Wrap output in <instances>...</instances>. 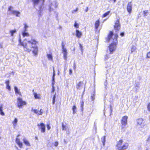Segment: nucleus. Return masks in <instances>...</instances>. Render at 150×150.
Listing matches in <instances>:
<instances>
[{"instance_id": "1", "label": "nucleus", "mask_w": 150, "mask_h": 150, "mask_svg": "<svg viewBox=\"0 0 150 150\" xmlns=\"http://www.w3.org/2000/svg\"><path fill=\"white\" fill-rule=\"evenodd\" d=\"M19 44L23 47L24 50L26 52H30L32 51L35 55H37L38 49L36 45L37 42L34 39H31V40H27V42L24 41L23 42H21L20 36L19 40Z\"/></svg>"}, {"instance_id": "2", "label": "nucleus", "mask_w": 150, "mask_h": 150, "mask_svg": "<svg viewBox=\"0 0 150 150\" xmlns=\"http://www.w3.org/2000/svg\"><path fill=\"white\" fill-rule=\"evenodd\" d=\"M118 35L117 34H113V33L110 32L108 36V41H112V43L109 47L110 53L112 54L116 48V44L117 43V39Z\"/></svg>"}, {"instance_id": "3", "label": "nucleus", "mask_w": 150, "mask_h": 150, "mask_svg": "<svg viewBox=\"0 0 150 150\" xmlns=\"http://www.w3.org/2000/svg\"><path fill=\"white\" fill-rule=\"evenodd\" d=\"M26 105L25 102L23 101L21 98L18 97L17 98V105L18 108H22L23 105Z\"/></svg>"}, {"instance_id": "4", "label": "nucleus", "mask_w": 150, "mask_h": 150, "mask_svg": "<svg viewBox=\"0 0 150 150\" xmlns=\"http://www.w3.org/2000/svg\"><path fill=\"white\" fill-rule=\"evenodd\" d=\"M57 6L58 4L56 1H54L52 2L49 6V11L51 12L53 11L54 8H57Z\"/></svg>"}, {"instance_id": "5", "label": "nucleus", "mask_w": 150, "mask_h": 150, "mask_svg": "<svg viewBox=\"0 0 150 150\" xmlns=\"http://www.w3.org/2000/svg\"><path fill=\"white\" fill-rule=\"evenodd\" d=\"M38 126L39 129H41V132L42 133H44L45 132V126L43 123H41L38 124Z\"/></svg>"}, {"instance_id": "6", "label": "nucleus", "mask_w": 150, "mask_h": 150, "mask_svg": "<svg viewBox=\"0 0 150 150\" xmlns=\"http://www.w3.org/2000/svg\"><path fill=\"white\" fill-rule=\"evenodd\" d=\"M11 7H10L8 8V11H10V13L12 14L13 15H16V16L19 17L20 15V13L19 12L13 10H11Z\"/></svg>"}, {"instance_id": "7", "label": "nucleus", "mask_w": 150, "mask_h": 150, "mask_svg": "<svg viewBox=\"0 0 150 150\" xmlns=\"http://www.w3.org/2000/svg\"><path fill=\"white\" fill-rule=\"evenodd\" d=\"M120 25L119 20L116 21L115 23L114 29L116 31H119L120 28Z\"/></svg>"}, {"instance_id": "8", "label": "nucleus", "mask_w": 150, "mask_h": 150, "mask_svg": "<svg viewBox=\"0 0 150 150\" xmlns=\"http://www.w3.org/2000/svg\"><path fill=\"white\" fill-rule=\"evenodd\" d=\"M128 117L125 116L123 117L121 120V123L122 125L125 126L127 124V119Z\"/></svg>"}, {"instance_id": "9", "label": "nucleus", "mask_w": 150, "mask_h": 150, "mask_svg": "<svg viewBox=\"0 0 150 150\" xmlns=\"http://www.w3.org/2000/svg\"><path fill=\"white\" fill-rule=\"evenodd\" d=\"M44 0H32L33 2L34 5H36L38 4L42 5L43 4Z\"/></svg>"}, {"instance_id": "10", "label": "nucleus", "mask_w": 150, "mask_h": 150, "mask_svg": "<svg viewBox=\"0 0 150 150\" xmlns=\"http://www.w3.org/2000/svg\"><path fill=\"white\" fill-rule=\"evenodd\" d=\"M42 109H41L39 111L36 109H34L33 108H32L31 111H33L34 112L37 114L38 115H42L43 113L41 111Z\"/></svg>"}, {"instance_id": "11", "label": "nucleus", "mask_w": 150, "mask_h": 150, "mask_svg": "<svg viewBox=\"0 0 150 150\" xmlns=\"http://www.w3.org/2000/svg\"><path fill=\"white\" fill-rule=\"evenodd\" d=\"M132 6L131 2H129L127 6V10L129 13H131L132 10Z\"/></svg>"}, {"instance_id": "12", "label": "nucleus", "mask_w": 150, "mask_h": 150, "mask_svg": "<svg viewBox=\"0 0 150 150\" xmlns=\"http://www.w3.org/2000/svg\"><path fill=\"white\" fill-rule=\"evenodd\" d=\"M14 89L15 93L16 96L19 95L20 96H21V92L20 91V90L18 89V88L16 86H14Z\"/></svg>"}, {"instance_id": "13", "label": "nucleus", "mask_w": 150, "mask_h": 150, "mask_svg": "<svg viewBox=\"0 0 150 150\" xmlns=\"http://www.w3.org/2000/svg\"><path fill=\"white\" fill-rule=\"evenodd\" d=\"M62 51L63 55L64 58L66 60L67 59V50L66 49L62 50Z\"/></svg>"}, {"instance_id": "14", "label": "nucleus", "mask_w": 150, "mask_h": 150, "mask_svg": "<svg viewBox=\"0 0 150 150\" xmlns=\"http://www.w3.org/2000/svg\"><path fill=\"white\" fill-rule=\"evenodd\" d=\"M123 142V140L122 139L120 140L118 142L116 145L117 149L119 150L122 146V143Z\"/></svg>"}, {"instance_id": "15", "label": "nucleus", "mask_w": 150, "mask_h": 150, "mask_svg": "<svg viewBox=\"0 0 150 150\" xmlns=\"http://www.w3.org/2000/svg\"><path fill=\"white\" fill-rule=\"evenodd\" d=\"M129 145L127 143H125L122 146L119 150H125L127 149Z\"/></svg>"}, {"instance_id": "16", "label": "nucleus", "mask_w": 150, "mask_h": 150, "mask_svg": "<svg viewBox=\"0 0 150 150\" xmlns=\"http://www.w3.org/2000/svg\"><path fill=\"white\" fill-rule=\"evenodd\" d=\"M16 143L18 145L19 147L21 148H22L23 146V144L22 142H21L20 139L18 138H16Z\"/></svg>"}, {"instance_id": "17", "label": "nucleus", "mask_w": 150, "mask_h": 150, "mask_svg": "<svg viewBox=\"0 0 150 150\" xmlns=\"http://www.w3.org/2000/svg\"><path fill=\"white\" fill-rule=\"evenodd\" d=\"M55 75V71L54 69V67H53V75L52 76V86H54V85L55 83L54 81V76Z\"/></svg>"}, {"instance_id": "18", "label": "nucleus", "mask_w": 150, "mask_h": 150, "mask_svg": "<svg viewBox=\"0 0 150 150\" xmlns=\"http://www.w3.org/2000/svg\"><path fill=\"white\" fill-rule=\"evenodd\" d=\"M23 140L24 143L27 146H30L29 142L25 138L23 139Z\"/></svg>"}, {"instance_id": "19", "label": "nucleus", "mask_w": 150, "mask_h": 150, "mask_svg": "<svg viewBox=\"0 0 150 150\" xmlns=\"http://www.w3.org/2000/svg\"><path fill=\"white\" fill-rule=\"evenodd\" d=\"M83 84V82L80 81L76 85V88L77 89H80V87L82 86Z\"/></svg>"}, {"instance_id": "20", "label": "nucleus", "mask_w": 150, "mask_h": 150, "mask_svg": "<svg viewBox=\"0 0 150 150\" xmlns=\"http://www.w3.org/2000/svg\"><path fill=\"white\" fill-rule=\"evenodd\" d=\"M81 33L79 30H76V36L78 38H80L82 35Z\"/></svg>"}, {"instance_id": "21", "label": "nucleus", "mask_w": 150, "mask_h": 150, "mask_svg": "<svg viewBox=\"0 0 150 150\" xmlns=\"http://www.w3.org/2000/svg\"><path fill=\"white\" fill-rule=\"evenodd\" d=\"M3 105L0 104V114L2 116L4 115V113L3 111Z\"/></svg>"}, {"instance_id": "22", "label": "nucleus", "mask_w": 150, "mask_h": 150, "mask_svg": "<svg viewBox=\"0 0 150 150\" xmlns=\"http://www.w3.org/2000/svg\"><path fill=\"white\" fill-rule=\"evenodd\" d=\"M5 83L6 84V88L9 91H10L11 90V87L9 85V80H8L6 81L5 82Z\"/></svg>"}, {"instance_id": "23", "label": "nucleus", "mask_w": 150, "mask_h": 150, "mask_svg": "<svg viewBox=\"0 0 150 150\" xmlns=\"http://www.w3.org/2000/svg\"><path fill=\"white\" fill-rule=\"evenodd\" d=\"M18 122V119L17 118H15L13 121L12 122L14 128H15L17 123Z\"/></svg>"}, {"instance_id": "24", "label": "nucleus", "mask_w": 150, "mask_h": 150, "mask_svg": "<svg viewBox=\"0 0 150 150\" xmlns=\"http://www.w3.org/2000/svg\"><path fill=\"white\" fill-rule=\"evenodd\" d=\"M100 21L98 20L96 21L95 23V28L96 29H97L99 25Z\"/></svg>"}, {"instance_id": "25", "label": "nucleus", "mask_w": 150, "mask_h": 150, "mask_svg": "<svg viewBox=\"0 0 150 150\" xmlns=\"http://www.w3.org/2000/svg\"><path fill=\"white\" fill-rule=\"evenodd\" d=\"M26 31H25V30H24V32H23L22 33L23 36V37L25 36L28 37L29 35V34L28 33L26 32Z\"/></svg>"}, {"instance_id": "26", "label": "nucleus", "mask_w": 150, "mask_h": 150, "mask_svg": "<svg viewBox=\"0 0 150 150\" xmlns=\"http://www.w3.org/2000/svg\"><path fill=\"white\" fill-rule=\"evenodd\" d=\"M143 120L142 118H140L137 120V122L138 125H141L143 122Z\"/></svg>"}, {"instance_id": "27", "label": "nucleus", "mask_w": 150, "mask_h": 150, "mask_svg": "<svg viewBox=\"0 0 150 150\" xmlns=\"http://www.w3.org/2000/svg\"><path fill=\"white\" fill-rule=\"evenodd\" d=\"M34 97L35 99H39L40 98V94H38L37 93H34Z\"/></svg>"}, {"instance_id": "28", "label": "nucleus", "mask_w": 150, "mask_h": 150, "mask_svg": "<svg viewBox=\"0 0 150 150\" xmlns=\"http://www.w3.org/2000/svg\"><path fill=\"white\" fill-rule=\"evenodd\" d=\"M136 49V47L134 45H132L131 48V53H132Z\"/></svg>"}, {"instance_id": "29", "label": "nucleus", "mask_w": 150, "mask_h": 150, "mask_svg": "<svg viewBox=\"0 0 150 150\" xmlns=\"http://www.w3.org/2000/svg\"><path fill=\"white\" fill-rule=\"evenodd\" d=\"M102 142L103 143V146H105V136H104L101 138Z\"/></svg>"}, {"instance_id": "30", "label": "nucleus", "mask_w": 150, "mask_h": 150, "mask_svg": "<svg viewBox=\"0 0 150 150\" xmlns=\"http://www.w3.org/2000/svg\"><path fill=\"white\" fill-rule=\"evenodd\" d=\"M110 13V11H109L105 13L104 14H103L102 16L103 18L107 16Z\"/></svg>"}, {"instance_id": "31", "label": "nucleus", "mask_w": 150, "mask_h": 150, "mask_svg": "<svg viewBox=\"0 0 150 150\" xmlns=\"http://www.w3.org/2000/svg\"><path fill=\"white\" fill-rule=\"evenodd\" d=\"M47 57L49 59H50L52 61L53 60L52 57V55L50 54H47Z\"/></svg>"}, {"instance_id": "32", "label": "nucleus", "mask_w": 150, "mask_h": 150, "mask_svg": "<svg viewBox=\"0 0 150 150\" xmlns=\"http://www.w3.org/2000/svg\"><path fill=\"white\" fill-rule=\"evenodd\" d=\"M72 110L73 111V114H75L76 112V108L75 105H74L72 107Z\"/></svg>"}, {"instance_id": "33", "label": "nucleus", "mask_w": 150, "mask_h": 150, "mask_svg": "<svg viewBox=\"0 0 150 150\" xmlns=\"http://www.w3.org/2000/svg\"><path fill=\"white\" fill-rule=\"evenodd\" d=\"M148 10H145L143 11V15L144 16H146L148 13Z\"/></svg>"}, {"instance_id": "34", "label": "nucleus", "mask_w": 150, "mask_h": 150, "mask_svg": "<svg viewBox=\"0 0 150 150\" xmlns=\"http://www.w3.org/2000/svg\"><path fill=\"white\" fill-rule=\"evenodd\" d=\"M16 32V30L15 29L14 30H11L10 31V33L11 34V35L13 36V34Z\"/></svg>"}, {"instance_id": "35", "label": "nucleus", "mask_w": 150, "mask_h": 150, "mask_svg": "<svg viewBox=\"0 0 150 150\" xmlns=\"http://www.w3.org/2000/svg\"><path fill=\"white\" fill-rule=\"evenodd\" d=\"M55 98H56V93H55L53 97V98L52 100V104H54L55 102Z\"/></svg>"}, {"instance_id": "36", "label": "nucleus", "mask_w": 150, "mask_h": 150, "mask_svg": "<svg viewBox=\"0 0 150 150\" xmlns=\"http://www.w3.org/2000/svg\"><path fill=\"white\" fill-rule=\"evenodd\" d=\"M24 25V30H25V31H27V29L28 28V26L26 23H25Z\"/></svg>"}, {"instance_id": "37", "label": "nucleus", "mask_w": 150, "mask_h": 150, "mask_svg": "<svg viewBox=\"0 0 150 150\" xmlns=\"http://www.w3.org/2000/svg\"><path fill=\"white\" fill-rule=\"evenodd\" d=\"M74 26L76 28H78L79 27V24L76 23V21L75 22L74 24Z\"/></svg>"}, {"instance_id": "38", "label": "nucleus", "mask_w": 150, "mask_h": 150, "mask_svg": "<svg viewBox=\"0 0 150 150\" xmlns=\"http://www.w3.org/2000/svg\"><path fill=\"white\" fill-rule=\"evenodd\" d=\"M64 43L62 42V50H64V49H66L64 47Z\"/></svg>"}, {"instance_id": "39", "label": "nucleus", "mask_w": 150, "mask_h": 150, "mask_svg": "<svg viewBox=\"0 0 150 150\" xmlns=\"http://www.w3.org/2000/svg\"><path fill=\"white\" fill-rule=\"evenodd\" d=\"M146 58H150V52H149L147 54Z\"/></svg>"}, {"instance_id": "40", "label": "nucleus", "mask_w": 150, "mask_h": 150, "mask_svg": "<svg viewBox=\"0 0 150 150\" xmlns=\"http://www.w3.org/2000/svg\"><path fill=\"white\" fill-rule=\"evenodd\" d=\"M95 99V97H94V95L93 94V95L91 96V100L93 101Z\"/></svg>"}, {"instance_id": "41", "label": "nucleus", "mask_w": 150, "mask_h": 150, "mask_svg": "<svg viewBox=\"0 0 150 150\" xmlns=\"http://www.w3.org/2000/svg\"><path fill=\"white\" fill-rule=\"evenodd\" d=\"M62 130H65L66 129V128H65V126L64 125L63 123L62 124Z\"/></svg>"}, {"instance_id": "42", "label": "nucleus", "mask_w": 150, "mask_h": 150, "mask_svg": "<svg viewBox=\"0 0 150 150\" xmlns=\"http://www.w3.org/2000/svg\"><path fill=\"white\" fill-rule=\"evenodd\" d=\"M78 8H76V9L72 11V13H74L75 12H76L78 11Z\"/></svg>"}, {"instance_id": "43", "label": "nucleus", "mask_w": 150, "mask_h": 150, "mask_svg": "<svg viewBox=\"0 0 150 150\" xmlns=\"http://www.w3.org/2000/svg\"><path fill=\"white\" fill-rule=\"evenodd\" d=\"M147 109L148 111L150 112V103H149L147 106Z\"/></svg>"}, {"instance_id": "44", "label": "nucleus", "mask_w": 150, "mask_h": 150, "mask_svg": "<svg viewBox=\"0 0 150 150\" xmlns=\"http://www.w3.org/2000/svg\"><path fill=\"white\" fill-rule=\"evenodd\" d=\"M109 55L107 54H106L105 56V59L106 60H107L109 58Z\"/></svg>"}, {"instance_id": "45", "label": "nucleus", "mask_w": 150, "mask_h": 150, "mask_svg": "<svg viewBox=\"0 0 150 150\" xmlns=\"http://www.w3.org/2000/svg\"><path fill=\"white\" fill-rule=\"evenodd\" d=\"M139 84H137L135 85L136 88L137 89H138L139 88Z\"/></svg>"}, {"instance_id": "46", "label": "nucleus", "mask_w": 150, "mask_h": 150, "mask_svg": "<svg viewBox=\"0 0 150 150\" xmlns=\"http://www.w3.org/2000/svg\"><path fill=\"white\" fill-rule=\"evenodd\" d=\"M47 128L48 130H49L50 129L51 127L49 124H47Z\"/></svg>"}, {"instance_id": "47", "label": "nucleus", "mask_w": 150, "mask_h": 150, "mask_svg": "<svg viewBox=\"0 0 150 150\" xmlns=\"http://www.w3.org/2000/svg\"><path fill=\"white\" fill-rule=\"evenodd\" d=\"M81 107L83 108V101L81 102Z\"/></svg>"}, {"instance_id": "48", "label": "nucleus", "mask_w": 150, "mask_h": 150, "mask_svg": "<svg viewBox=\"0 0 150 150\" xmlns=\"http://www.w3.org/2000/svg\"><path fill=\"white\" fill-rule=\"evenodd\" d=\"M72 71L71 69H70L69 70V74L71 75L72 74Z\"/></svg>"}, {"instance_id": "49", "label": "nucleus", "mask_w": 150, "mask_h": 150, "mask_svg": "<svg viewBox=\"0 0 150 150\" xmlns=\"http://www.w3.org/2000/svg\"><path fill=\"white\" fill-rule=\"evenodd\" d=\"M58 142H55L54 143V146H58Z\"/></svg>"}, {"instance_id": "50", "label": "nucleus", "mask_w": 150, "mask_h": 150, "mask_svg": "<svg viewBox=\"0 0 150 150\" xmlns=\"http://www.w3.org/2000/svg\"><path fill=\"white\" fill-rule=\"evenodd\" d=\"M52 92H54L55 91V88L54 86H52Z\"/></svg>"}, {"instance_id": "51", "label": "nucleus", "mask_w": 150, "mask_h": 150, "mask_svg": "<svg viewBox=\"0 0 150 150\" xmlns=\"http://www.w3.org/2000/svg\"><path fill=\"white\" fill-rule=\"evenodd\" d=\"M88 7H87L86 8V9L85 10V12H87L88 11Z\"/></svg>"}, {"instance_id": "52", "label": "nucleus", "mask_w": 150, "mask_h": 150, "mask_svg": "<svg viewBox=\"0 0 150 150\" xmlns=\"http://www.w3.org/2000/svg\"><path fill=\"white\" fill-rule=\"evenodd\" d=\"M76 64L75 63H74V69H76Z\"/></svg>"}, {"instance_id": "53", "label": "nucleus", "mask_w": 150, "mask_h": 150, "mask_svg": "<svg viewBox=\"0 0 150 150\" xmlns=\"http://www.w3.org/2000/svg\"><path fill=\"white\" fill-rule=\"evenodd\" d=\"M124 33H120V35L122 36H123L124 35Z\"/></svg>"}, {"instance_id": "54", "label": "nucleus", "mask_w": 150, "mask_h": 150, "mask_svg": "<svg viewBox=\"0 0 150 150\" xmlns=\"http://www.w3.org/2000/svg\"><path fill=\"white\" fill-rule=\"evenodd\" d=\"M41 7H40V11H39V13H40L41 12V11H41Z\"/></svg>"}, {"instance_id": "55", "label": "nucleus", "mask_w": 150, "mask_h": 150, "mask_svg": "<svg viewBox=\"0 0 150 150\" xmlns=\"http://www.w3.org/2000/svg\"><path fill=\"white\" fill-rule=\"evenodd\" d=\"M2 45L0 44V48H2Z\"/></svg>"}, {"instance_id": "56", "label": "nucleus", "mask_w": 150, "mask_h": 150, "mask_svg": "<svg viewBox=\"0 0 150 150\" xmlns=\"http://www.w3.org/2000/svg\"><path fill=\"white\" fill-rule=\"evenodd\" d=\"M116 0H113L114 2V3H115V2H116Z\"/></svg>"}, {"instance_id": "57", "label": "nucleus", "mask_w": 150, "mask_h": 150, "mask_svg": "<svg viewBox=\"0 0 150 150\" xmlns=\"http://www.w3.org/2000/svg\"><path fill=\"white\" fill-rule=\"evenodd\" d=\"M66 68H64V71H65L66 69Z\"/></svg>"}, {"instance_id": "58", "label": "nucleus", "mask_w": 150, "mask_h": 150, "mask_svg": "<svg viewBox=\"0 0 150 150\" xmlns=\"http://www.w3.org/2000/svg\"><path fill=\"white\" fill-rule=\"evenodd\" d=\"M35 138H36V139H37L38 138H37V137H35Z\"/></svg>"}, {"instance_id": "59", "label": "nucleus", "mask_w": 150, "mask_h": 150, "mask_svg": "<svg viewBox=\"0 0 150 150\" xmlns=\"http://www.w3.org/2000/svg\"><path fill=\"white\" fill-rule=\"evenodd\" d=\"M17 149L18 150H20L19 149H18V147H17Z\"/></svg>"}, {"instance_id": "60", "label": "nucleus", "mask_w": 150, "mask_h": 150, "mask_svg": "<svg viewBox=\"0 0 150 150\" xmlns=\"http://www.w3.org/2000/svg\"><path fill=\"white\" fill-rule=\"evenodd\" d=\"M19 136V135H18V136H17V137H18Z\"/></svg>"}, {"instance_id": "61", "label": "nucleus", "mask_w": 150, "mask_h": 150, "mask_svg": "<svg viewBox=\"0 0 150 150\" xmlns=\"http://www.w3.org/2000/svg\"><path fill=\"white\" fill-rule=\"evenodd\" d=\"M146 150H149L148 149H146Z\"/></svg>"}]
</instances>
